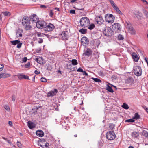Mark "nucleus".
I'll return each mask as SVG.
<instances>
[{
	"instance_id": "f257e3e1",
	"label": "nucleus",
	"mask_w": 148,
	"mask_h": 148,
	"mask_svg": "<svg viewBox=\"0 0 148 148\" xmlns=\"http://www.w3.org/2000/svg\"><path fill=\"white\" fill-rule=\"evenodd\" d=\"M22 23L23 26H24L25 29L27 30L30 29L32 26L30 25V20L27 17H24L22 21Z\"/></svg>"
},
{
	"instance_id": "f03ea898",
	"label": "nucleus",
	"mask_w": 148,
	"mask_h": 148,
	"mask_svg": "<svg viewBox=\"0 0 148 148\" xmlns=\"http://www.w3.org/2000/svg\"><path fill=\"white\" fill-rule=\"evenodd\" d=\"M89 22V20L86 17L82 18L80 21V25L83 27H87L90 23Z\"/></svg>"
},
{
	"instance_id": "7ed1b4c3",
	"label": "nucleus",
	"mask_w": 148,
	"mask_h": 148,
	"mask_svg": "<svg viewBox=\"0 0 148 148\" xmlns=\"http://www.w3.org/2000/svg\"><path fill=\"white\" fill-rule=\"evenodd\" d=\"M106 137L108 140H111L115 138L116 135L113 131H110L107 132L106 134Z\"/></svg>"
},
{
	"instance_id": "20e7f679",
	"label": "nucleus",
	"mask_w": 148,
	"mask_h": 148,
	"mask_svg": "<svg viewBox=\"0 0 148 148\" xmlns=\"http://www.w3.org/2000/svg\"><path fill=\"white\" fill-rule=\"evenodd\" d=\"M103 34L106 36H110L113 34V31L109 27H106L103 31Z\"/></svg>"
},
{
	"instance_id": "39448f33",
	"label": "nucleus",
	"mask_w": 148,
	"mask_h": 148,
	"mask_svg": "<svg viewBox=\"0 0 148 148\" xmlns=\"http://www.w3.org/2000/svg\"><path fill=\"white\" fill-rule=\"evenodd\" d=\"M115 18L113 15L110 14H107L105 16V19L108 23H112L114 20Z\"/></svg>"
},
{
	"instance_id": "423d86ee",
	"label": "nucleus",
	"mask_w": 148,
	"mask_h": 148,
	"mask_svg": "<svg viewBox=\"0 0 148 148\" xmlns=\"http://www.w3.org/2000/svg\"><path fill=\"white\" fill-rule=\"evenodd\" d=\"M110 2L111 6L116 11V12L119 14H122V13L121 11L119 9L116 5L114 2L112 0H108Z\"/></svg>"
},
{
	"instance_id": "0eeeda50",
	"label": "nucleus",
	"mask_w": 148,
	"mask_h": 148,
	"mask_svg": "<svg viewBox=\"0 0 148 148\" xmlns=\"http://www.w3.org/2000/svg\"><path fill=\"white\" fill-rule=\"evenodd\" d=\"M46 23L43 21H37L36 23V26L38 28L44 29L45 26H46Z\"/></svg>"
},
{
	"instance_id": "6e6552de",
	"label": "nucleus",
	"mask_w": 148,
	"mask_h": 148,
	"mask_svg": "<svg viewBox=\"0 0 148 148\" xmlns=\"http://www.w3.org/2000/svg\"><path fill=\"white\" fill-rule=\"evenodd\" d=\"M134 73L137 76H140L142 74V69L139 66H136L134 69Z\"/></svg>"
},
{
	"instance_id": "1a4fd4ad",
	"label": "nucleus",
	"mask_w": 148,
	"mask_h": 148,
	"mask_svg": "<svg viewBox=\"0 0 148 148\" xmlns=\"http://www.w3.org/2000/svg\"><path fill=\"white\" fill-rule=\"evenodd\" d=\"M55 28V27L53 24L49 23L48 25L46 24V26L44 28V30L46 31H50L53 30Z\"/></svg>"
},
{
	"instance_id": "9d476101",
	"label": "nucleus",
	"mask_w": 148,
	"mask_h": 148,
	"mask_svg": "<svg viewBox=\"0 0 148 148\" xmlns=\"http://www.w3.org/2000/svg\"><path fill=\"white\" fill-rule=\"evenodd\" d=\"M112 29L116 32L121 30V28L120 25L118 23H114L112 25Z\"/></svg>"
},
{
	"instance_id": "9b49d317",
	"label": "nucleus",
	"mask_w": 148,
	"mask_h": 148,
	"mask_svg": "<svg viewBox=\"0 0 148 148\" xmlns=\"http://www.w3.org/2000/svg\"><path fill=\"white\" fill-rule=\"evenodd\" d=\"M60 36L62 40H67L68 38V32L66 31L62 32L61 33Z\"/></svg>"
},
{
	"instance_id": "f8f14e48",
	"label": "nucleus",
	"mask_w": 148,
	"mask_h": 148,
	"mask_svg": "<svg viewBox=\"0 0 148 148\" xmlns=\"http://www.w3.org/2000/svg\"><path fill=\"white\" fill-rule=\"evenodd\" d=\"M95 20L97 23L99 25H101L103 22L102 16H97L95 18Z\"/></svg>"
},
{
	"instance_id": "ddd939ff",
	"label": "nucleus",
	"mask_w": 148,
	"mask_h": 148,
	"mask_svg": "<svg viewBox=\"0 0 148 148\" xmlns=\"http://www.w3.org/2000/svg\"><path fill=\"white\" fill-rule=\"evenodd\" d=\"M58 92V90L56 89H54L53 90L49 92L47 94L48 97H53L55 96Z\"/></svg>"
},
{
	"instance_id": "4468645a",
	"label": "nucleus",
	"mask_w": 148,
	"mask_h": 148,
	"mask_svg": "<svg viewBox=\"0 0 148 148\" xmlns=\"http://www.w3.org/2000/svg\"><path fill=\"white\" fill-rule=\"evenodd\" d=\"M128 25V30L129 32L131 34H134L136 33V31L134 29L133 27L132 26L130 25Z\"/></svg>"
},
{
	"instance_id": "2eb2a0df",
	"label": "nucleus",
	"mask_w": 148,
	"mask_h": 148,
	"mask_svg": "<svg viewBox=\"0 0 148 148\" xmlns=\"http://www.w3.org/2000/svg\"><path fill=\"white\" fill-rule=\"evenodd\" d=\"M81 42L84 45H86V44H88L89 41L87 38L86 37H83L81 40Z\"/></svg>"
},
{
	"instance_id": "dca6fc26",
	"label": "nucleus",
	"mask_w": 148,
	"mask_h": 148,
	"mask_svg": "<svg viewBox=\"0 0 148 148\" xmlns=\"http://www.w3.org/2000/svg\"><path fill=\"white\" fill-rule=\"evenodd\" d=\"M29 18L30 19V21H31L32 22L36 23L37 21H38L37 20V17L35 14H33L32 16H30Z\"/></svg>"
},
{
	"instance_id": "f3484780",
	"label": "nucleus",
	"mask_w": 148,
	"mask_h": 148,
	"mask_svg": "<svg viewBox=\"0 0 148 148\" xmlns=\"http://www.w3.org/2000/svg\"><path fill=\"white\" fill-rule=\"evenodd\" d=\"M35 60L40 64H43L44 60L42 57H38L36 58Z\"/></svg>"
},
{
	"instance_id": "a211bd4d",
	"label": "nucleus",
	"mask_w": 148,
	"mask_h": 148,
	"mask_svg": "<svg viewBox=\"0 0 148 148\" xmlns=\"http://www.w3.org/2000/svg\"><path fill=\"white\" fill-rule=\"evenodd\" d=\"M38 145L43 148H47L49 146V144L48 143L38 142Z\"/></svg>"
},
{
	"instance_id": "6ab92c4d",
	"label": "nucleus",
	"mask_w": 148,
	"mask_h": 148,
	"mask_svg": "<svg viewBox=\"0 0 148 148\" xmlns=\"http://www.w3.org/2000/svg\"><path fill=\"white\" fill-rule=\"evenodd\" d=\"M131 55L133 59L136 62H137L139 59V58L136 53L135 52H133Z\"/></svg>"
},
{
	"instance_id": "aec40b11",
	"label": "nucleus",
	"mask_w": 148,
	"mask_h": 148,
	"mask_svg": "<svg viewBox=\"0 0 148 148\" xmlns=\"http://www.w3.org/2000/svg\"><path fill=\"white\" fill-rule=\"evenodd\" d=\"M36 135L40 137H42L44 135V133L41 130H38L36 132Z\"/></svg>"
},
{
	"instance_id": "412c9836",
	"label": "nucleus",
	"mask_w": 148,
	"mask_h": 148,
	"mask_svg": "<svg viewBox=\"0 0 148 148\" xmlns=\"http://www.w3.org/2000/svg\"><path fill=\"white\" fill-rule=\"evenodd\" d=\"M134 17L138 19H139L142 17L143 15L139 12H135L134 13Z\"/></svg>"
},
{
	"instance_id": "4be33fe9",
	"label": "nucleus",
	"mask_w": 148,
	"mask_h": 148,
	"mask_svg": "<svg viewBox=\"0 0 148 148\" xmlns=\"http://www.w3.org/2000/svg\"><path fill=\"white\" fill-rule=\"evenodd\" d=\"M16 32L17 37H22V36L23 33V31L22 30L19 29Z\"/></svg>"
},
{
	"instance_id": "5701e85b",
	"label": "nucleus",
	"mask_w": 148,
	"mask_h": 148,
	"mask_svg": "<svg viewBox=\"0 0 148 148\" xmlns=\"http://www.w3.org/2000/svg\"><path fill=\"white\" fill-rule=\"evenodd\" d=\"M92 53V50L89 48H88L86 52L85 53L86 55L89 56L91 55Z\"/></svg>"
},
{
	"instance_id": "b1692460",
	"label": "nucleus",
	"mask_w": 148,
	"mask_h": 148,
	"mask_svg": "<svg viewBox=\"0 0 148 148\" xmlns=\"http://www.w3.org/2000/svg\"><path fill=\"white\" fill-rule=\"evenodd\" d=\"M132 136L133 138H136L139 136V134L137 132H134L132 133Z\"/></svg>"
},
{
	"instance_id": "393cba45",
	"label": "nucleus",
	"mask_w": 148,
	"mask_h": 148,
	"mask_svg": "<svg viewBox=\"0 0 148 148\" xmlns=\"http://www.w3.org/2000/svg\"><path fill=\"white\" fill-rule=\"evenodd\" d=\"M28 127L31 129L35 127L34 124L33 122H28Z\"/></svg>"
},
{
	"instance_id": "a878e982",
	"label": "nucleus",
	"mask_w": 148,
	"mask_h": 148,
	"mask_svg": "<svg viewBox=\"0 0 148 148\" xmlns=\"http://www.w3.org/2000/svg\"><path fill=\"white\" fill-rule=\"evenodd\" d=\"M10 76V75L8 73H2L1 78H5Z\"/></svg>"
},
{
	"instance_id": "bb28decb",
	"label": "nucleus",
	"mask_w": 148,
	"mask_h": 148,
	"mask_svg": "<svg viewBox=\"0 0 148 148\" xmlns=\"http://www.w3.org/2000/svg\"><path fill=\"white\" fill-rule=\"evenodd\" d=\"M142 134L143 136L146 137H148V132L144 130L142 132Z\"/></svg>"
},
{
	"instance_id": "cd10ccee",
	"label": "nucleus",
	"mask_w": 148,
	"mask_h": 148,
	"mask_svg": "<svg viewBox=\"0 0 148 148\" xmlns=\"http://www.w3.org/2000/svg\"><path fill=\"white\" fill-rule=\"evenodd\" d=\"M19 42L20 40H16L10 41V42L12 44L14 45H15L16 44H17L18 43H19Z\"/></svg>"
},
{
	"instance_id": "c85d7f7f",
	"label": "nucleus",
	"mask_w": 148,
	"mask_h": 148,
	"mask_svg": "<svg viewBox=\"0 0 148 148\" xmlns=\"http://www.w3.org/2000/svg\"><path fill=\"white\" fill-rule=\"evenodd\" d=\"M79 32L82 34H85L87 32V29H86L82 28L79 30Z\"/></svg>"
},
{
	"instance_id": "c756f323",
	"label": "nucleus",
	"mask_w": 148,
	"mask_h": 148,
	"mask_svg": "<svg viewBox=\"0 0 148 148\" xmlns=\"http://www.w3.org/2000/svg\"><path fill=\"white\" fill-rule=\"evenodd\" d=\"M106 89L108 91L110 92H113V90L112 89L111 87L109 86H107Z\"/></svg>"
},
{
	"instance_id": "7c9ffc66",
	"label": "nucleus",
	"mask_w": 148,
	"mask_h": 148,
	"mask_svg": "<svg viewBox=\"0 0 148 148\" xmlns=\"http://www.w3.org/2000/svg\"><path fill=\"white\" fill-rule=\"evenodd\" d=\"M140 116L137 113H135L134 117L133 118V119H137L140 118Z\"/></svg>"
},
{
	"instance_id": "2f4dec72",
	"label": "nucleus",
	"mask_w": 148,
	"mask_h": 148,
	"mask_svg": "<svg viewBox=\"0 0 148 148\" xmlns=\"http://www.w3.org/2000/svg\"><path fill=\"white\" fill-rule=\"evenodd\" d=\"M72 64L74 65H75L77 64V62L76 59H72L71 61Z\"/></svg>"
},
{
	"instance_id": "473e14b6",
	"label": "nucleus",
	"mask_w": 148,
	"mask_h": 148,
	"mask_svg": "<svg viewBox=\"0 0 148 148\" xmlns=\"http://www.w3.org/2000/svg\"><path fill=\"white\" fill-rule=\"evenodd\" d=\"M95 27V25L93 23L91 24L89 26L88 28L90 30L93 29Z\"/></svg>"
},
{
	"instance_id": "72a5a7b5",
	"label": "nucleus",
	"mask_w": 148,
	"mask_h": 148,
	"mask_svg": "<svg viewBox=\"0 0 148 148\" xmlns=\"http://www.w3.org/2000/svg\"><path fill=\"white\" fill-rule=\"evenodd\" d=\"M122 107L124 109H128L129 108L128 105L125 103H123V105L122 106Z\"/></svg>"
},
{
	"instance_id": "f704fd0d",
	"label": "nucleus",
	"mask_w": 148,
	"mask_h": 148,
	"mask_svg": "<svg viewBox=\"0 0 148 148\" xmlns=\"http://www.w3.org/2000/svg\"><path fill=\"white\" fill-rule=\"evenodd\" d=\"M38 37H42L43 36V34L40 32H37L35 34Z\"/></svg>"
},
{
	"instance_id": "c9c22d12",
	"label": "nucleus",
	"mask_w": 148,
	"mask_h": 148,
	"mask_svg": "<svg viewBox=\"0 0 148 148\" xmlns=\"http://www.w3.org/2000/svg\"><path fill=\"white\" fill-rule=\"evenodd\" d=\"M40 142L41 143H47L46 141V140L43 138L40 139L38 141V142Z\"/></svg>"
},
{
	"instance_id": "e433bc0d",
	"label": "nucleus",
	"mask_w": 148,
	"mask_h": 148,
	"mask_svg": "<svg viewBox=\"0 0 148 148\" xmlns=\"http://www.w3.org/2000/svg\"><path fill=\"white\" fill-rule=\"evenodd\" d=\"M109 127L110 129L112 130L114 127L115 126L114 124L110 123L109 124Z\"/></svg>"
},
{
	"instance_id": "4c0bfd02",
	"label": "nucleus",
	"mask_w": 148,
	"mask_h": 148,
	"mask_svg": "<svg viewBox=\"0 0 148 148\" xmlns=\"http://www.w3.org/2000/svg\"><path fill=\"white\" fill-rule=\"evenodd\" d=\"M134 120L133 119H131L125 120V122H134Z\"/></svg>"
},
{
	"instance_id": "58836bf2",
	"label": "nucleus",
	"mask_w": 148,
	"mask_h": 148,
	"mask_svg": "<svg viewBox=\"0 0 148 148\" xmlns=\"http://www.w3.org/2000/svg\"><path fill=\"white\" fill-rule=\"evenodd\" d=\"M3 14L6 16H8L10 15V12H2Z\"/></svg>"
},
{
	"instance_id": "ea45409f",
	"label": "nucleus",
	"mask_w": 148,
	"mask_h": 148,
	"mask_svg": "<svg viewBox=\"0 0 148 148\" xmlns=\"http://www.w3.org/2000/svg\"><path fill=\"white\" fill-rule=\"evenodd\" d=\"M24 76V75H23V74H21L18 76V77L19 79H22L23 78H24L23 76Z\"/></svg>"
},
{
	"instance_id": "a19ab883",
	"label": "nucleus",
	"mask_w": 148,
	"mask_h": 148,
	"mask_svg": "<svg viewBox=\"0 0 148 148\" xmlns=\"http://www.w3.org/2000/svg\"><path fill=\"white\" fill-rule=\"evenodd\" d=\"M118 39L119 40H122L123 39V37L122 35L120 34L118 36Z\"/></svg>"
},
{
	"instance_id": "79ce46f5",
	"label": "nucleus",
	"mask_w": 148,
	"mask_h": 148,
	"mask_svg": "<svg viewBox=\"0 0 148 148\" xmlns=\"http://www.w3.org/2000/svg\"><path fill=\"white\" fill-rule=\"evenodd\" d=\"M22 44V43H21L20 41L19 43H18L17 44V48H20L21 47Z\"/></svg>"
},
{
	"instance_id": "37998d69",
	"label": "nucleus",
	"mask_w": 148,
	"mask_h": 148,
	"mask_svg": "<svg viewBox=\"0 0 148 148\" xmlns=\"http://www.w3.org/2000/svg\"><path fill=\"white\" fill-rule=\"evenodd\" d=\"M92 79L96 82H101L100 79L97 78H93Z\"/></svg>"
},
{
	"instance_id": "c03bdc74",
	"label": "nucleus",
	"mask_w": 148,
	"mask_h": 148,
	"mask_svg": "<svg viewBox=\"0 0 148 148\" xmlns=\"http://www.w3.org/2000/svg\"><path fill=\"white\" fill-rule=\"evenodd\" d=\"M4 108L7 111H9L10 110V108L7 105H5L4 106Z\"/></svg>"
},
{
	"instance_id": "a18cd8bd",
	"label": "nucleus",
	"mask_w": 148,
	"mask_h": 148,
	"mask_svg": "<svg viewBox=\"0 0 148 148\" xmlns=\"http://www.w3.org/2000/svg\"><path fill=\"white\" fill-rule=\"evenodd\" d=\"M41 81L43 82H46L47 81V79L43 77H42L40 79Z\"/></svg>"
},
{
	"instance_id": "49530a36",
	"label": "nucleus",
	"mask_w": 148,
	"mask_h": 148,
	"mask_svg": "<svg viewBox=\"0 0 148 148\" xmlns=\"http://www.w3.org/2000/svg\"><path fill=\"white\" fill-rule=\"evenodd\" d=\"M30 62H28L25 64V67L26 68L29 67L30 66Z\"/></svg>"
},
{
	"instance_id": "de8ad7c7",
	"label": "nucleus",
	"mask_w": 148,
	"mask_h": 148,
	"mask_svg": "<svg viewBox=\"0 0 148 148\" xmlns=\"http://www.w3.org/2000/svg\"><path fill=\"white\" fill-rule=\"evenodd\" d=\"M17 145L18 147L19 148H21L22 147V145L21 143L19 141H17Z\"/></svg>"
},
{
	"instance_id": "09e8293b",
	"label": "nucleus",
	"mask_w": 148,
	"mask_h": 148,
	"mask_svg": "<svg viewBox=\"0 0 148 148\" xmlns=\"http://www.w3.org/2000/svg\"><path fill=\"white\" fill-rule=\"evenodd\" d=\"M27 57H25L23 58L22 61L24 63L25 62H26V61H27Z\"/></svg>"
},
{
	"instance_id": "8fccbe9b",
	"label": "nucleus",
	"mask_w": 148,
	"mask_h": 148,
	"mask_svg": "<svg viewBox=\"0 0 148 148\" xmlns=\"http://www.w3.org/2000/svg\"><path fill=\"white\" fill-rule=\"evenodd\" d=\"M70 13L71 14H75V11L74 10H70Z\"/></svg>"
},
{
	"instance_id": "3c124183",
	"label": "nucleus",
	"mask_w": 148,
	"mask_h": 148,
	"mask_svg": "<svg viewBox=\"0 0 148 148\" xmlns=\"http://www.w3.org/2000/svg\"><path fill=\"white\" fill-rule=\"evenodd\" d=\"M4 66L3 64H0V71H2L3 69Z\"/></svg>"
},
{
	"instance_id": "603ef678",
	"label": "nucleus",
	"mask_w": 148,
	"mask_h": 148,
	"mask_svg": "<svg viewBox=\"0 0 148 148\" xmlns=\"http://www.w3.org/2000/svg\"><path fill=\"white\" fill-rule=\"evenodd\" d=\"M77 71L78 72H84L83 70L81 68H78L77 70Z\"/></svg>"
},
{
	"instance_id": "864d4df0",
	"label": "nucleus",
	"mask_w": 148,
	"mask_h": 148,
	"mask_svg": "<svg viewBox=\"0 0 148 148\" xmlns=\"http://www.w3.org/2000/svg\"><path fill=\"white\" fill-rule=\"evenodd\" d=\"M144 13L145 14V15L147 17L148 16V12H147L145 10L144 11Z\"/></svg>"
},
{
	"instance_id": "5fc2aeb1",
	"label": "nucleus",
	"mask_w": 148,
	"mask_h": 148,
	"mask_svg": "<svg viewBox=\"0 0 148 148\" xmlns=\"http://www.w3.org/2000/svg\"><path fill=\"white\" fill-rule=\"evenodd\" d=\"M53 13L52 10H51L49 13V15L51 17H52L53 15Z\"/></svg>"
},
{
	"instance_id": "6e6d98bb",
	"label": "nucleus",
	"mask_w": 148,
	"mask_h": 148,
	"mask_svg": "<svg viewBox=\"0 0 148 148\" xmlns=\"http://www.w3.org/2000/svg\"><path fill=\"white\" fill-rule=\"evenodd\" d=\"M16 96L15 95H13L12 97V99L13 101H15L16 99Z\"/></svg>"
},
{
	"instance_id": "4d7b16f0",
	"label": "nucleus",
	"mask_w": 148,
	"mask_h": 148,
	"mask_svg": "<svg viewBox=\"0 0 148 148\" xmlns=\"http://www.w3.org/2000/svg\"><path fill=\"white\" fill-rule=\"evenodd\" d=\"M43 42V40L41 38H39V40L38 41V42L39 43H42Z\"/></svg>"
},
{
	"instance_id": "13d9d810",
	"label": "nucleus",
	"mask_w": 148,
	"mask_h": 148,
	"mask_svg": "<svg viewBox=\"0 0 148 148\" xmlns=\"http://www.w3.org/2000/svg\"><path fill=\"white\" fill-rule=\"evenodd\" d=\"M34 73L36 74H38L40 73V72L38 71L37 70H36L35 71Z\"/></svg>"
},
{
	"instance_id": "bf43d9fd",
	"label": "nucleus",
	"mask_w": 148,
	"mask_h": 148,
	"mask_svg": "<svg viewBox=\"0 0 148 148\" xmlns=\"http://www.w3.org/2000/svg\"><path fill=\"white\" fill-rule=\"evenodd\" d=\"M23 77H24V79H29V77L28 76L24 75V76H23Z\"/></svg>"
},
{
	"instance_id": "052dcab7",
	"label": "nucleus",
	"mask_w": 148,
	"mask_h": 148,
	"mask_svg": "<svg viewBox=\"0 0 148 148\" xmlns=\"http://www.w3.org/2000/svg\"><path fill=\"white\" fill-rule=\"evenodd\" d=\"M83 73V75H85L86 76H88V73L85 71H84V72Z\"/></svg>"
},
{
	"instance_id": "680f3d73",
	"label": "nucleus",
	"mask_w": 148,
	"mask_h": 148,
	"mask_svg": "<svg viewBox=\"0 0 148 148\" xmlns=\"http://www.w3.org/2000/svg\"><path fill=\"white\" fill-rule=\"evenodd\" d=\"M8 124L10 126L12 125V122L11 121H9L8 122Z\"/></svg>"
},
{
	"instance_id": "e2e57ef3",
	"label": "nucleus",
	"mask_w": 148,
	"mask_h": 148,
	"mask_svg": "<svg viewBox=\"0 0 148 148\" xmlns=\"http://www.w3.org/2000/svg\"><path fill=\"white\" fill-rule=\"evenodd\" d=\"M147 58H145V61L146 62V63L147 64V65H148V60H147Z\"/></svg>"
},
{
	"instance_id": "0e129e2a",
	"label": "nucleus",
	"mask_w": 148,
	"mask_h": 148,
	"mask_svg": "<svg viewBox=\"0 0 148 148\" xmlns=\"http://www.w3.org/2000/svg\"><path fill=\"white\" fill-rule=\"evenodd\" d=\"M55 9L57 11H60V9L59 8H55Z\"/></svg>"
},
{
	"instance_id": "69168bd1",
	"label": "nucleus",
	"mask_w": 148,
	"mask_h": 148,
	"mask_svg": "<svg viewBox=\"0 0 148 148\" xmlns=\"http://www.w3.org/2000/svg\"><path fill=\"white\" fill-rule=\"evenodd\" d=\"M7 142L8 143H9L10 144H11V141L9 140H7Z\"/></svg>"
},
{
	"instance_id": "338daca9",
	"label": "nucleus",
	"mask_w": 148,
	"mask_h": 148,
	"mask_svg": "<svg viewBox=\"0 0 148 148\" xmlns=\"http://www.w3.org/2000/svg\"><path fill=\"white\" fill-rule=\"evenodd\" d=\"M40 7L41 8H46V6L44 5H41L40 6Z\"/></svg>"
},
{
	"instance_id": "774afa93",
	"label": "nucleus",
	"mask_w": 148,
	"mask_h": 148,
	"mask_svg": "<svg viewBox=\"0 0 148 148\" xmlns=\"http://www.w3.org/2000/svg\"><path fill=\"white\" fill-rule=\"evenodd\" d=\"M77 0H71V3H73L76 1Z\"/></svg>"
}]
</instances>
